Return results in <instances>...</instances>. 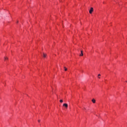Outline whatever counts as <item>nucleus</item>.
Masks as SVG:
<instances>
[{
	"mask_svg": "<svg viewBox=\"0 0 127 127\" xmlns=\"http://www.w3.org/2000/svg\"><path fill=\"white\" fill-rule=\"evenodd\" d=\"M43 56L44 58H46L47 55H46L45 53H43Z\"/></svg>",
	"mask_w": 127,
	"mask_h": 127,
	"instance_id": "4",
	"label": "nucleus"
},
{
	"mask_svg": "<svg viewBox=\"0 0 127 127\" xmlns=\"http://www.w3.org/2000/svg\"><path fill=\"white\" fill-rule=\"evenodd\" d=\"M39 123H40V120H38Z\"/></svg>",
	"mask_w": 127,
	"mask_h": 127,
	"instance_id": "10",
	"label": "nucleus"
},
{
	"mask_svg": "<svg viewBox=\"0 0 127 127\" xmlns=\"http://www.w3.org/2000/svg\"><path fill=\"white\" fill-rule=\"evenodd\" d=\"M64 71H67V69L66 68V67H64Z\"/></svg>",
	"mask_w": 127,
	"mask_h": 127,
	"instance_id": "8",
	"label": "nucleus"
},
{
	"mask_svg": "<svg viewBox=\"0 0 127 127\" xmlns=\"http://www.w3.org/2000/svg\"><path fill=\"white\" fill-rule=\"evenodd\" d=\"M84 54H83V51H81V54H80L79 56H83Z\"/></svg>",
	"mask_w": 127,
	"mask_h": 127,
	"instance_id": "3",
	"label": "nucleus"
},
{
	"mask_svg": "<svg viewBox=\"0 0 127 127\" xmlns=\"http://www.w3.org/2000/svg\"><path fill=\"white\" fill-rule=\"evenodd\" d=\"M92 102L93 103V104H95V103H96V100L93 99L92 100Z\"/></svg>",
	"mask_w": 127,
	"mask_h": 127,
	"instance_id": "5",
	"label": "nucleus"
},
{
	"mask_svg": "<svg viewBox=\"0 0 127 127\" xmlns=\"http://www.w3.org/2000/svg\"><path fill=\"white\" fill-rule=\"evenodd\" d=\"M60 103H63V100H61L60 101Z\"/></svg>",
	"mask_w": 127,
	"mask_h": 127,
	"instance_id": "9",
	"label": "nucleus"
},
{
	"mask_svg": "<svg viewBox=\"0 0 127 127\" xmlns=\"http://www.w3.org/2000/svg\"><path fill=\"white\" fill-rule=\"evenodd\" d=\"M93 7H91L90 9L89 10V13H92V12H93Z\"/></svg>",
	"mask_w": 127,
	"mask_h": 127,
	"instance_id": "2",
	"label": "nucleus"
},
{
	"mask_svg": "<svg viewBox=\"0 0 127 127\" xmlns=\"http://www.w3.org/2000/svg\"><path fill=\"white\" fill-rule=\"evenodd\" d=\"M100 76H101V74H99L98 75V77L99 78V79H100V78H101V77H100Z\"/></svg>",
	"mask_w": 127,
	"mask_h": 127,
	"instance_id": "7",
	"label": "nucleus"
},
{
	"mask_svg": "<svg viewBox=\"0 0 127 127\" xmlns=\"http://www.w3.org/2000/svg\"><path fill=\"white\" fill-rule=\"evenodd\" d=\"M84 110H86V108H84Z\"/></svg>",
	"mask_w": 127,
	"mask_h": 127,
	"instance_id": "11",
	"label": "nucleus"
},
{
	"mask_svg": "<svg viewBox=\"0 0 127 127\" xmlns=\"http://www.w3.org/2000/svg\"><path fill=\"white\" fill-rule=\"evenodd\" d=\"M63 107H65V108L67 109L68 108V104L64 103L63 104Z\"/></svg>",
	"mask_w": 127,
	"mask_h": 127,
	"instance_id": "1",
	"label": "nucleus"
},
{
	"mask_svg": "<svg viewBox=\"0 0 127 127\" xmlns=\"http://www.w3.org/2000/svg\"><path fill=\"white\" fill-rule=\"evenodd\" d=\"M4 60H8V58L7 57H4Z\"/></svg>",
	"mask_w": 127,
	"mask_h": 127,
	"instance_id": "6",
	"label": "nucleus"
}]
</instances>
